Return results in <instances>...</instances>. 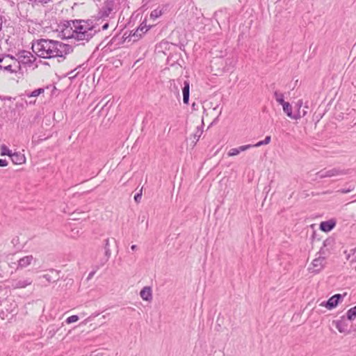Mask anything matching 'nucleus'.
<instances>
[{
	"mask_svg": "<svg viewBox=\"0 0 356 356\" xmlns=\"http://www.w3.org/2000/svg\"><path fill=\"white\" fill-rule=\"evenodd\" d=\"M33 49L38 56L44 58H58V62L65 59L66 55L72 52L71 45L61 42L40 39L33 44Z\"/></svg>",
	"mask_w": 356,
	"mask_h": 356,
	"instance_id": "1",
	"label": "nucleus"
},
{
	"mask_svg": "<svg viewBox=\"0 0 356 356\" xmlns=\"http://www.w3.org/2000/svg\"><path fill=\"white\" fill-rule=\"evenodd\" d=\"M325 259L323 257H318L312 261L308 270L312 273L318 274L325 268Z\"/></svg>",
	"mask_w": 356,
	"mask_h": 356,
	"instance_id": "6",
	"label": "nucleus"
},
{
	"mask_svg": "<svg viewBox=\"0 0 356 356\" xmlns=\"http://www.w3.org/2000/svg\"><path fill=\"white\" fill-rule=\"evenodd\" d=\"M35 60V58L30 51L25 50L21 51L18 54L17 67L19 68V64L20 63L22 64L31 65Z\"/></svg>",
	"mask_w": 356,
	"mask_h": 356,
	"instance_id": "7",
	"label": "nucleus"
},
{
	"mask_svg": "<svg viewBox=\"0 0 356 356\" xmlns=\"http://www.w3.org/2000/svg\"><path fill=\"white\" fill-rule=\"evenodd\" d=\"M148 214L147 213H143L139 216L138 220H140L141 222H143L145 221V227L146 229H147L149 225V222L147 220Z\"/></svg>",
	"mask_w": 356,
	"mask_h": 356,
	"instance_id": "25",
	"label": "nucleus"
},
{
	"mask_svg": "<svg viewBox=\"0 0 356 356\" xmlns=\"http://www.w3.org/2000/svg\"><path fill=\"white\" fill-rule=\"evenodd\" d=\"M136 249H137V245H132L131 246V250L135 251Z\"/></svg>",
	"mask_w": 356,
	"mask_h": 356,
	"instance_id": "42",
	"label": "nucleus"
},
{
	"mask_svg": "<svg viewBox=\"0 0 356 356\" xmlns=\"http://www.w3.org/2000/svg\"><path fill=\"white\" fill-rule=\"evenodd\" d=\"M33 282L31 278H20L17 280H13L10 281V287L13 289H24L31 285Z\"/></svg>",
	"mask_w": 356,
	"mask_h": 356,
	"instance_id": "8",
	"label": "nucleus"
},
{
	"mask_svg": "<svg viewBox=\"0 0 356 356\" xmlns=\"http://www.w3.org/2000/svg\"><path fill=\"white\" fill-rule=\"evenodd\" d=\"M6 58L5 55L0 56V63H2L3 60Z\"/></svg>",
	"mask_w": 356,
	"mask_h": 356,
	"instance_id": "44",
	"label": "nucleus"
},
{
	"mask_svg": "<svg viewBox=\"0 0 356 356\" xmlns=\"http://www.w3.org/2000/svg\"><path fill=\"white\" fill-rule=\"evenodd\" d=\"M5 57H6V58H10V59L14 60L15 64L17 63V60L13 56L7 54V55H5Z\"/></svg>",
	"mask_w": 356,
	"mask_h": 356,
	"instance_id": "39",
	"label": "nucleus"
},
{
	"mask_svg": "<svg viewBox=\"0 0 356 356\" xmlns=\"http://www.w3.org/2000/svg\"><path fill=\"white\" fill-rule=\"evenodd\" d=\"M3 66L0 65V70L3 69Z\"/></svg>",
	"mask_w": 356,
	"mask_h": 356,
	"instance_id": "46",
	"label": "nucleus"
},
{
	"mask_svg": "<svg viewBox=\"0 0 356 356\" xmlns=\"http://www.w3.org/2000/svg\"><path fill=\"white\" fill-rule=\"evenodd\" d=\"M330 254V250L328 248H325L323 245L319 251L317 252L319 257H323L326 260L327 257Z\"/></svg>",
	"mask_w": 356,
	"mask_h": 356,
	"instance_id": "18",
	"label": "nucleus"
},
{
	"mask_svg": "<svg viewBox=\"0 0 356 356\" xmlns=\"http://www.w3.org/2000/svg\"><path fill=\"white\" fill-rule=\"evenodd\" d=\"M12 99H13V98L11 97H9V96H1L0 95V99L2 101L11 100Z\"/></svg>",
	"mask_w": 356,
	"mask_h": 356,
	"instance_id": "38",
	"label": "nucleus"
},
{
	"mask_svg": "<svg viewBox=\"0 0 356 356\" xmlns=\"http://www.w3.org/2000/svg\"><path fill=\"white\" fill-rule=\"evenodd\" d=\"M302 104L303 102L302 99L298 100V102L296 103V106H298V108H300V109H301Z\"/></svg>",
	"mask_w": 356,
	"mask_h": 356,
	"instance_id": "40",
	"label": "nucleus"
},
{
	"mask_svg": "<svg viewBox=\"0 0 356 356\" xmlns=\"http://www.w3.org/2000/svg\"><path fill=\"white\" fill-rule=\"evenodd\" d=\"M239 153H240V152H239L238 147L237 148H232V149H231L229 151L228 156H234L238 155Z\"/></svg>",
	"mask_w": 356,
	"mask_h": 356,
	"instance_id": "29",
	"label": "nucleus"
},
{
	"mask_svg": "<svg viewBox=\"0 0 356 356\" xmlns=\"http://www.w3.org/2000/svg\"><path fill=\"white\" fill-rule=\"evenodd\" d=\"M65 27L61 31L62 35L64 38L66 39H75L74 35V28H72V25L67 24V21L66 24H64Z\"/></svg>",
	"mask_w": 356,
	"mask_h": 356,
	"instance_id": "12",
	"label": "nucleus"
},
{
	"mask_svg": "<svg viewBox=\"0 0 356 356\" xmlns=\"http://www.w3.org/2000/svg\"><path fill=\"white\" fill-rule=\"evenodd\" d=\"M343 296L338 293L332 296L331 298L328 299L326 302H323L321 305L324 306L328 309H332L337 306L341 299H342Z\"/></svg>",
	"mask_w": 356,
	"mask_h": 356,
	"instance_id": "9",
	"label": "nucleus"
},
{
	"mask_svg": "<svg viewBox=\"0 0 356 356\" xmlns=\"http://www.w3.org/2000/svg\"><path fill=\"white\" fill-rule=\"evenodd\" d=\"M8 165V162L5 159H0V167H6Z\"/></svg>",
	"mask_w": 356,
	"mask_h": 356,
	"instance_id": "37",
	"label": "nucleus"
},
{
	"mask_svg": "<svg viewBox=\"0 0 356 356\" xmlns=\"http://www.w3.org/2000/svg\"><path fill=\"white\" fill-rule=\"evenodd\" d=\"M202 132H203V131H202V130L200 128V127H197V129H196L195 132V133H194V134H193L194 142H195V143L199 140V139H200V138L201 135L202 134Z\"/></svg>",
	"mask_w": 356,
	"mask_h": 356,
	"instance_id": "23",
	"label": "nucleus"
},
{
	"mask_svg": "<svg viewBox=\"0 0 356 356\" xmlns=\"http://www.w3.org/2000/svg\"><path fill=\"white\" fill-rule=\"evenodd\" d=\"M334 238H326L323 243V245L325 248H330V247H332L334 244Z\"/></svg>",
	"mask_w": 356,
	"mask_h": 356,
	"instance_id": "27",
	"label": "nucleus"
},
{
	"mask_svg": "<svg viewBox=\"0 0 356 356\" xmlns=\"http://www.w3.org/2000/svg\"><path fill=\"white\" fill-rule=\"evenodd\" d=\"M271 137L270 136H267L264 140H261L254 145V147H260L264 145H267L270 142Z\"/></svg>",
	"mask_w": 356,
	"mask_h": 356,
	"instance_id": "24",
	"label": "nucleus"
},
{
	"mask_svg": "<svg viewBox=\"0 0 356 356\" xmlns=\"http://www.w3.org/2000/svg\"><path fill=\"white\" fill-rule=\"evenodd\" d=\"M335 323L336 328L341 333H349L350 332L348 328V319L344 316L341 317L340 320L334 322Z\"/></svg>",
	"mask_w": 356,
	"mask_h": 356,
	"instance_id": "10",
	"label": "nucleus"
},
{
	"mask_svg": "<svg viewBox=\"0 0 356 356\" xmlns=\"http://www.w3.org/2000/svg\"><path fill=\"white\" fill-rule=\"evenodd\" d=\"M116 12V4L114 0H106L98 11L99 19L113 17Z\"/></svg>",
	"mask_w": 356,
	"mask_h": 356,
	"instance_id": "3",
	"label": "nucleus"
},
{
	"mask_svg": "<svg viewBox=\"0 0 356 356\" xmlns=\"http://www.w3.org/2000/svg\"><path fill=\"white\" fill-rule=\"evenodd\" d=\"M95 273V271L90 272L88 275V278H91L94 275Z\"/></svg>",
	"mask_w": 356,
	"mask_h": 356,
	"instance_id": "43",
	"label": "nucleus"
},
{
	"mask_svg": "<svg viewBox=\"0 0 356 356\" xmlns=\"http://www.w3.org/2000/svg\"><path fill=\"white\" fill-rule=\"evenodd\" d=\"M350 173L348 169H341V168H332L330 169H323L316 172V175L319 179L330 178L346 175Z\"/></svg>",
	"mask_w": 356,
	"mask_h": 356,
	"instance_id": "4",
	"label": "nucleus"
},
{
	"mask_svg": "<svg viewBox=\"0 0 356 356\" xmlns=\"http://www.w3.org/2000/svg\"><path fill=\"white\" fill-rule=\"evenodd\" d=\"M162 15L161 10L159 9H155L152 10L150 13V18L152 19H156L159 17H160Z\"/></svg>",
	"mask_w": 356,
	"mask_h": 356,
	"instance_id": "22",
	"label": "nucleus"
},
{
	"mask_svg": "<svg viewBox=\"0 0 356 356\" xmlns=\"http://www.w3.org/2000/svg\"><path fill=\"white\" fill-rule=\"evenodd\" d=\"M183 92V102L184 104H188L189 102L190 95V83L188 81H185L184 83V88L182 89Z\"/></svg>",
	"mask_w": 356,
	"mask_h": 356,
	"instance_id": "17",
	"label": "nucleus"
},
{
	"mask_svg": "<svg viewBox=\"0 0 356 356\" xmlns=\"http://www.w3.org/2000/svg\"><path fill=\"white\" fill-rule=\"evenodd\" d=\"M43 278H44L49 283L51 282H55V280H52L51 277L49 274H44L43 275Z\"/></svg>",
	"mask_w": 356,
	"mask_h": 356,
	"instance_id": "36",
	"label": "nucleus"
},
{
	"mask_svg": "<svg viewBox=\"0 0 356 356\" xmlns=\"http://www.w3.org/2000/svg\"><path fill=\"white\" fill-rule=\"evenodd\" d=\"M307 111L305 109L301 110V109H300V108H298L296 114H299L300 119L301 118L305 117L307 115Z\"/></svg>",
	"mask_w": 356,
	"mask_h": 356,
	"instance_id": "33",
	"label": "nucleus"
},
{
	"mask_svg": "<svg viewBox=\"0 0 356 356\" xmlns=\"http://www.w3.org/2000/svg\"><path fill=\"white\" fill-rule=\"evenodd\" d=\"M43 92H44V89L43 88H38V89H36V90H33L30 94H28L27 96L29 97H38V95H40Z\"/></svg>",
	"mask_w": 356,
	"mask_h": 356,
	"instance_id": "26",
	"label": "nucleus"
},
{
	"mask_svg": "<svg viewBox=\"0 0 356 356\" xmlns=\"http://www.w3.org/2000/svg\"><path fill=\"white\" fill-rule=\"evenodd\" d=\"M104 254H105V259H101L99 265L96 266V268L98 269L100 266H103L109 259L111 255V251L110 249V243H109V238H106L104 241Z\"/></svg>",
	"mask_w": 356,
	"mask_h": 356,
	"instance_id": "11",
	"label": "nucleus"
},
{
	"mask_svg": "<svg viewBox=\"0 0 356 356\" xmlns=\"http://www.w3.org/2000/svg\"><path fill=\"white\" fill-rule=\"evenodd\" d=\"M336 225V222L334 220H329L327 221L321 222L320 224L321 230L328 232L331 231Z\"/></svg>",
	"mask_w": 356,
	"mask_h": 356,
	"instance_id": "14",
	"label": "nucleus"
},
{
	"mask_svg": "<svg viewBox=\"0 0 356 356\" xmlns=\"http://www.w3.org/2000/svg\"><path fill=\"white\" fill-rule=\"evenodd\" d=\"M305 108H308V106L305 105Z\"/></svg>",
	"mask_w": 356,
	"mask_h": 356,
	"instance_id": "48",
	"label": "nucleus"
},
{
	"mask_svg": "<svg viewBox=\"0 0 356 356\" xmlns=\"http://www.w3.org/2000/svg\"><path fill=\"white\" fill-rule=\"evenodd\" d=\"M76 76V74H74L71 77H75Z\"/></svg>",
	"mask_w": 356,
	"mask_h": 356,
	"instance_id": "47",
	"label": "nucleus"
},
{
	"mask_svg": "<svg viewBox=\"0 0 356 356\" xmlns=\"http://www.w3.org/2000/svg\"><path fill=\"white\" fill-rule=\"evenodd\" d=\"M12 67H13V66H12V65H11V64H9V65H6V66H4V67H3V69L4 70L8 71V72H11V73L17 72V70H13V69H12Z\"/></svg>",
	"mask_w": 356,
	"mask_h": 356,
	"instance_id": "35",
	"label": "nucleus"
},
{
	"mask_svg": "<svg viewBox=\"0 0 356 356\" xmlns=\"http://www.w3.org/2000/svg\"><path fill=\"white\" fill-rule=\"evenodd\" d=\"M149 29L146 26V25H143V24H141L138 29L136 30V32H141L143 33H145Z\"/></svg>",
	"mask_w": 356,
	"mask_h": 356,
	"instance_id": "30",
	"label": "nucleus"
},
{
	"mask_svg": "<svg viewBox=\"0 0 356 356\" xmlns=\"http://www.w3.org/2000/svg\"><path fill=\"white\" fill-rule=\"evenodd\" d=\"M108 28V22L105 23V24L102 26V29L103 31L106 30Z\"/></svg>",
	"mask_w": 356,
	"mask_h": 356,
	"instance_id": "41",
	"label": "nucleus"
},
{
	"mask_svg": "<svg viewBox=\"0 0 356 356\" xmlns=\"http://www.w3.org/2000/svg\"><path fill=\"white\" fill-rule=\"evenodd\" d=\"M67 24L74 28L75 40L77 41H88L95 35L93 27L84 20L67 21Z\"/></svg>",
	"mask_w": 356,
	"mask_h": 356,
	"instance_id": "2",
	"label": "nucleus"
},
{
	"mask_svg": "<svg viewBox=\"0 0 356 356\" xmlns=\"http://www.w3.org/2000/svg\"><path fill=\"white\" fill-rule=\"evenodd\" d=\"M79 68H81V66H79L78 67H76V69H74V70L71 71V72L69 73V74H72L74 72V71H76V70L77 69H79Z\"/></svg>",
	"mask_w": 356,
	"mask_h": 356,
	"instance_id": "45",
	"label": "nucleus"
},
{
	"mask_svg": "<svg viewBox=\"0 0 356 356\" xmlns=\"http://www.w3.org/2000/svg\"><path fill=\"white\" fill-rule=\"evenodd\" d=\"M347 319L349 321L353 320L356 317V305L350 309L348 310L347 313Z\"/></svg>",
	"mask_w": 356,
	"mask_h": 356,
	"instance_id": "19",
	"label": "nucleus"
},
{
	"mask_svg": "<svg viewBox=\"0 0 356 356\" xmlns=\"http://www.w3.org/2000/svg\"><path fill=\"white\" fill-rule=\"evenodd\" d=\"M11 151L6 147L5 145H2L1 146V156H9L10 157V155H12Z\"/></svg>",
	"mask_w": 356,
	"mask_h": 356,
	"instance_id": "21",
	"label": "nucleus"
},
{
	"mask_svg": "<svg viewBox=\"0 0 356 356\" xmlns=\"http://www.w3.org/2000/svg\"><path fill=\"white\" fill-rule=\"evenodd\" d=\"M78 320H79V316L77 315H72L66 319V323L67 324H70L72 323L76 322Z\"/></svg>",
	"mask_w": 356,
	"mask_h": 356,
	"instance_id": "28",
	"label": "nucleus"
},
{
	"mask_svg": "<svg viewBox=\"0 0 356 356\" xmlns=\"http://www.w3.org/2000/svg\"><path fill=\"white\" fill-rule=\"evenodd\" d=\"M142 191L143 188H141L138 193H136L134 196V200L136 202L138 203L140 202L141 197H142Z\"/></svg>",
	"mask_w": 356,
	"mask_h": 356,
	"instance_id": "32",
	"label": "nucleus"
},
{
	"mask_svg": "<svg viewBox=\"0 0 356 356\" xmlns=\"http://www.w3.org/2000/svg\"><path fill=\"white\" fill-rule=\"evenodd\" d=\"M253 147H254V145H245L240 146L238 148L239 152H243L247 149H249L250 148Z\"/></svg>",
	"mask_w": 356,
	"mask_h": 356,
	"instance_id": "31",
	"label": "nucleus"
},
{
	"mask_svg": "<svg viewBox=\"0 0 356 356\" xmlns=\"http://www.w3.org/2000/svg\"><path fill=\"white\" fill-rule=\"evenodd\" d=\"M282 106L283 107L284 112L286 114L288 117L294 120L300 119L299 114H293L292 106L289 102H286Z\"/></svg>",
	"mask_w": 356,
	"mask_h": 356,
	"instance_id": "13",
	"label": "nucleus"
},
{
	"mask_svg": "<svg viewBox=\"0 0 356 356\" xmlns=\"http://www.w3.org/2000/svg\"><path fill=\"white\" fill-rule=\"evenodd\" d=\"M140 296L143 300L151 301L152 300V291L151 287H143L140 292Z\"/></svg>",
	"mask_w": 356,
	"mask_h": 356,
	"instance_id": "15",
	"label": "nucleus"
},
{
	"mask_svg": "<svg viewBox=\"0 0 356 356\" xmlns=\"http://www.w3.org/2000/svg\"><path fill=\"white\" fill-rule=\"evenodd\" d=\"M274 97L276 101L281 105H282L284 102H286L284 99V94L281 93L278 91H275Z\"/></svg>",
	"mask_w": 356,
	"mask_h": 356,
	"instance_id": "20",
	"label": "nucleus"
},
{
	"mask_svg": "<svg viewBox=\"0 0 356 356\" xmlns=\"http://www.w3.org/2000/svg\"><path fill=\"white\" fill-rule=\"evenodd\" d=\"M37 259L33 255H26L19 258L17 263L13 262L10 267L15 268L16 270H22L29 266L33 262H35Z\"/></svg>",
	"mask_w": 356,
	"mask_h": 356,
	"instance_id": "5",
	"label": "nucleus"
},
{
	"mask_svg": "<svg viewBox=\"0 0 356 356\" xmlns=\"http://www.w3.org/2000/svg\"><path fill=\"white\" fill-rule=\"evenodd\" d=\"M10 159L14 164L20 165L26 161V158L24 154L20 152H15L10 155Z\"/></svg>",
	"mask_w": 356,
	"mask_h": 356,
	"instance_id": "16",
	"label": "nucleus"
},
{
	"mask_svg": "<svg viewBox=\"0 0 356 356\" xmlns=\"http://www.w3.org/2000/svg\"><path fill=\"white\" fill-rule=\"evenodd\" d=\"M354 187H349L347 189H345V188H341V189H339L337 191V193H350L351 191H353L354 190Z\"/></svg>",
	"mask_w": 356,
	"mask_h": 356,
	"instance_id": "34",
	"label": "nucleus"
}]
</instances>
